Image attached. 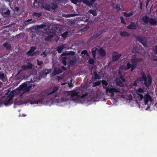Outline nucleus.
<instances>
[{
    "instance_id": "obj_1",
    "label": "nucleus",
    "mask_w": 157,
    "mask_h": 157,
    "mask_svg": "<svg viewBox=\"0 0 157 157\" xmlns=\"http://www.w3.org/2000/svg\"><path fill=\"white\" fill-rule=\"evenodd\" d=\"M101 83L103 85V88L106 90V93L107 94L108 93L110 94V96L113 97L114 96V93H120L121 92L120 88H115L114 87L111 88V86L109 87H106L107 86L108 82L105 80H102Z\"/></svg>"
},
{
    "instance_id": "obj_2",
    "label": "nucleus",
    "mask_w": 157,
    "mask_h": 157,
    "mask_svg": "<svg viewBox=\"0 0 157 157\" xmlns=\"http://www.w3.org/2000/svg\"><path fill=\"white\" fill-rule=\"evenodd\" d=\"M34 2L33 3L34 6L37 7H40V9L44 8L46 10H50V9H52V10H55L57 7L56 4L54 3L51 4L46 3L41 4L37 2V0H34Z\"/></svg>"
},
{
    "instance_id": "obj_3",
    "label": "nucleus",
    "mask_w": 157,
    "mask_h": 157,
    "mask_svg": "<svg viewBox=\"0 0 157 157\" xmlns=\"http://www.w3.org/2000/svg\"><path fill=\"white\" fill-rule=\"evenodd\" d=\"M10 88L8 90V92L5 96L2 97L0 99V107L2 105H7L10 103Z\"/></svg>"
},
{
    "instance_id": "obj_4",
    "label": "nucleus",
    "mask_w": 157,
    "mask_h": 157,
    "mask_svg": "<svg viewBox=\"0 0 157 157\" xmlns=\"http://www.w3.org/2000/svg\"><path fill=\"white\" fill-rule=\"evenodd\" d=\"M44 97L42 93H40L37 95L34 96V98L29 101V102L31 104H41L43 102Z\"/></svg>"
},
{
    "instance_id": "obj_5",
    "label": "nucleus",
    "mask_w": 157,
    "mask_h": 157,
    "mask_svg": "<svg viewBox=\"0 0 157 157\" xmlns=\"http://www.w3.org/2000/svg\"><path fill=\"white\" fill-rule=\"evenodd\" d=\"M88 95L86 92L85 94H82L81 96L79 95L77 93H74L72 92L71 94V97L72 100L76 102H81L83 101L84 98Z\"/></svg>"
},
{
    "instance_id": "obj_6",
    "label": "nucleus",
    "mask_w": 157,
    "mask_h": 157,
    "mask_svg": "<svg viewBox=\"0 0 157 157\" xmlns=\"http://www.w3.org/2000/svg\"><path fill=\"white\" fill-rule=\"evenodd\" d=\"M31 83L30 81L25 82L19 86V89H21L23 94L29 91L32 87V85L30 84Z\"/></svg>"
},
{
    "instance_id": "obj_7",
    "label": "nucleus",
    "mask_w": 157,
    "mask_h": 157,
    "mask_svg": "<svg viewBox=\"0 0 157 157\" xmlns=\"http://www.w3.org/2000/svg\"><path fill=\"white\" fill-rule=\"evenodd\" d=\"M148 82L147 76H141L137 79L138 82L144 81V84L147 87H149L152 82V78L150 75H147Z\"/></svg>"
},
{
    "instance_id": "obj_8",
    "label": "nucleus",
    "mask_w": 157,
    "mask_h": 157,
    "mask_svg": "<svg viewBox=\"0 0 157 157\" xmlns=\"http://www.w3.org/2000/svg\"><path fill=\"white\" fill-rule=\"evenodd\" d=\"M33 65L30 62L27 63V65H23L21 66V69L18 72V74L24 73L26 70H29L32 69Z\"/></svg>"
},
{
    "instance_id": "obj_9",
    "label": "nucleus",
    "mask_w": 157,
    "mask_h": 157,
    "mask_svg": "<svg viewBox=\"0 0 157 157\" xmlns=\"http://www.w3.org/2000/svg\"><path fill=\"white\" fill-rule=\"evenodd\" d=\"M59 89V86H54L52 87H51L50 90L47 92V95L48 96L52 94L53 97V98H54L57 96V94L56 93L58 90Z\"/></svg>"
},
{
    "instance_id": "obj_10",
    "label": "nucleus",
    "mask_w": 157,
    "mask_h": 157,
    "mask_svg": "<svg viewBox=\"0 0 157 157\" xmlns=\"http://www.w3.org/2000/svg\"><path fill=\"white\" fill-rule=\"evenodd\" d=\"M144 103L145 105L147 104L148 101L151 102L153 101L152 97L148 94H145L144 96Z\"/></svg>"
},
{
    "instance_id": "obj_11",
    "label": "nucleus",
    "mask_w": 157,
    "mask_h": 157,
    "mask_svg": "<svg viewBox=\"0 0 157 157\" xmlns=\"http://www.w3.org/2000/svg\"><path fill=\"white\" fill-rule=\"evenodd\" d=\"M77 13H76L75 12L71 14H62V16L64 17H73L76 16L80 15H81V13L82 11L80 12V10H77Z\"/></svg>"
},
{
    "instance_id": "obj_12",
    "label": "nucleus",
    "mask_w": 157,
    "mask_h": 157,
    "mask_svg": "<svg viewBox=\"0 0 157 157\" xmlns=\"http://www.w3.org/2000/svg\"><path fill=\"white\" fill-rule=\"evenodd\" d=\"M45 25L44 24H41L40 25H36L35 26H32L30 28V30L31 32H34L36 30L40 29H43L45 27Z\"/></svg>"
},
{
    "instance_id": "obj_13",
    "label": "nucleus",
    "mask_w": 157,
    "mask_h": 157,
    "mask_svg": "<svg viewBox=\"0 0 157 157\" xmlns=\"http://www.w3.org/2000/svg\"><path fill=\"white\" fill-rule=\"evenodd\" d=\"M96 0H90V1L88 0H81V1L86 5L88 6L90 8L93 7L94 3Z\"/></svg>"
},
{
    "instance_id": "obj_14",
    "label": "nucleus",
    "mask_w": 157,
    "mask_h": 157,
    "mask_svg": "<svg viewBox=\"0 0 157 157\" xmlns=\"http://www.w3.org/2000/svg\"><path fill=\"white\" fill-rule=\"evenodd\" d=\"M117 54V52H114L113 53V55L112 57L113 61L115 62L118 60L120 57L122 56L120 54Z\"/></svg>"
},
{
    "instance_id": "obj_15",
    "label": "nucleus",
    "mask_w": 157,
    "mask_h": 157,
    "mask_svg": "<svg viewBox=\"0 0 157 157\" xmlns=\"http://www.w3.org/2000/svg\"><path fill=\"white\" fill-rule=\"evenodd\" d=\"M36 47H31L29 50L27 52L26 54L29 56H33L35 53H33L36 50Z\"/></svg>"
},
{
    "instance_id": "obj_16",
    "label": "nucleus",
    "mask_w": 157,
    "mask_h": 157,
    "mask_svg": "<svg viewBox=\"0 0 157 157\" xmlns=\"http://www.w3.org/2000/svg\"><path fill=\"white\" fill-rule=\"evenodd\" d=\"M12 91L13 92V95L19 94L21 96L24 94L22 93L23 92L21 91V89H19V87L17 89H16Z\"/></svg>"
},
{
    "instance_id": "obj_17",
    "label": "nucleus",
    "mask_w": 157,
    "mask_h": 157,
    "mask_svg": "<svg viewBox=\"0 0 157 157\" xmlns=\"http://www.w3.org/2000/svg\"><path fill=\"white\" fill-rule=\"evenodd\" d=\"M45 37L44 40L46 41H51L53 37V34L52 33H49L47 34V33H46Z\"/></svg>"
},
{
    "instance_id": "obj_18",
    "label": "nucleus",
    "mask_w": 157,
    "mask_h": 157,
    "mask_svg": "<svg viewBox=\"0 0 157 157\" xmlns=\"http://www.w3.org/2000/svg\"><path fill=\"white\" fill-rule=\"evenodd\" d=\"M149 23L151 25L154 26L157 25V21L154 18H150L149 19Z\"/></svg>"
},
{
    "instance_id": "obj_19",
    "label": "nucleus",
    "mask_w": 157,
    "mask_h": 157,
    "mask_svg": "<svg viewBox=\"0 0 157 157\" xmlns=\"http://www.w3.org/2000/svg\"><path fill=\"white\" fill-rule=\"evenodd\" d=\"M120 35L121 37H128L130 36V33L126 31H122L120 33Z\"/></svg>"
},
{
    "instance_id": "obj_20",
    "label": "nucleus",
    "mask_w": 157,
    "mask_h": 157,
    "mask_svg": "<svg viewBox=\"0 0 157 157\" xmlns=\"http://www.w3.org/2000/svg\"><path fill=\"white\" fill-rule=\"evenodd\" d=\"M136 28V25L134 22L131 23L127 27V28L129 29H135Z\"/></svg>"
},
{
    "instance_id": "obj_21",
    "label": "nucleus",
    "mask_w": 157,
    "mask_h": 157,
    "mask_svg": "<svg viewBox=\"0 0 157 157\" xmlns=\"http://www.w3.org/2000/svg\"><path fill=\"white\" fill-rule=\"evenodd\" d=\"M35 22V21L34 20H33L32 19H29L25 20L24 22V24L25 25L27 26L30 24L34 23Z\"/></svg>"
},
{
    "instance_id": "obj_22",
    "label": "nucleus",
    "mask_w": 157,
    "mask_h": 157,
    "mask_svg": "<svg viewBox=\"0 0 157 157\" xmlns=\"http://www.w3.org/2000/svg\"><path fill=\"white\" fill-rule=\"evenodd\" d=\"M116 84L120 86V87H123L124 86V84L122 82L120 79L119 78H117L115 80Z\"/></svg>"
},
{
    "instance_id": "obj_23",
    "label": "nucleus",
    "mask_w": 157,
    "mask_h": 157,
    "mask_svg": "<svg viewBox=\"0 0 157 157\" xmlns=\"http://www.w3.org/2000/svg\"><path fill=\"white\" fill-rule=\"evenodd\" d=\"M103 33V31L101 30H100L99 32L95 33L92 36L93 38H96L98 37L101 35Z\"/></svg>"
},
{
    "instance_id": "obj_24",
    "label": "nucleus",
    "mask_w": 157,
    "mask_h": 157,
    "mask_svg": "<svg viewBox=\"0 0 157 157\" xmlns=\"http://www.w3.org/2000/svg\"><path fill=\"white\" fill-rule=\"evenodd\" d=\"M68 24L71 26H73L77 25V22L76 20H70L68 22Z\"/></svg>"
},
{
    "instance_id": "obj_25",
    "label": "nucleus",
    "mask_w": 157,
    "mask_h": 157,
    "mask_svg": "<svg viewBox=\"0 0 157 157\" xmlns=\"http://www.w3.org/2000/svg\"><path fill=\"white\" fill-rule=\"evenodd\" d=\"M64 46L62 44L59 46L57 47V51L58 53H60L62 52V50L64 48Z\"/></svg>"
},
{
    "instance_id": "obj_26",
    "label": "nucleus",
    "mask_w": 157,
    "mask_h": 157,
    "mask_svg": "<svg viewBox=\"0 0 157 157\" xmlns=\"http://www.w3.org/2000/svg\"><path fill=\"white\" fill-rule=\"evenodd\" d=\"M149 17L147 16H144L142 18V20L143 21L145 24H147L149 22Z\"/></svg>"
},
{
    "instance_id": "obj_27",
    "label": "nucleus",
    "mask_w": 157,
    "mask_h": 157,
    "mask_svg": "<svg viewBox=\"0 0 157 157\" xmlns=\"http://www.w3.org/2000/svg\"><path fill=\"white\" fill-rule=\"evenodd\" d=\"M90 28L89 25H87L85 27H83L82 29H80L78 31V32L79 33H83L87 30L89 29Z\"/></svg>"
},
{
    "instance_id": "obj_28",
    "label": "nucleus",
    "mask_w": 157,
    "mask_h": 157,
    "mask_svg": "<svg viewBox=\"0 0 157 157\" xmlns=\"http://www.w3.org/2000/svg\"><path fill=\"white\" fill-rule=\"evenodd\" d=\"M0 79L4 82H6L7 81V78L5 77L3 73L0 74Z\"/></svg>"
},
{
    "instance_id": "obj_29",
    "label": "nucleus",
    "mask_w": 157,
    "mask_h": 157,
    "mask_svg": "<svg viewBox=\"0 0 157 157\" xmlns=\"http://www.w3.org/2000/svg\"><path fill=\"white\" fill-rule=\"evenodd\" d=\"M99 53L100 55L103 56H105L106 54V52L104 49H103L102 48H100L99 49Z\"/></svg>"
},
{
    "instance_id": "obj_30",
    "label": "nucleus",
    "mask_w": 157,
    "mask_h": 157,
    "mask_svg": "<svg viewBox=\"0 0 157 157\" xmlns=\"http://www.w3.org/2000/svg\"><path fill=\"white\" fill-rule=\"evenodd\" d=\"M118 76L123 82H125V79L124 78V76L122 75V72L120 71H119L118 72Z\"/></svg>"
},
{
    "instance_id": "obj_31",
    "label": "nucleus",
    "mask_w": 157,
    "mask_h": 157,
    "mask_svg": "<svg viewBox=\"0 0 157 157\" xmlns=\"http://www.w3.org/2000/svg\"><path fill=\"white\" fill-rule=\"evenodd\" d=\"M42 12H40L38 13L34 12L33 13V15L34 17H39L42 16Z\"/></svg>"
},
{
    "instance_id": "obj_32",
    "label": "nucleus",
    "mask_w": 157,
    "mask_h": 157,
    "mask_svg": "<svg viewBox=\"0 0 157 157\" xmlns=\"http://www.w3.org/2000/svg\"><path fill=\"white\" fill-rule=\"evenodd\" d=\"M4 47L6 48L7 50H10V44L8 42H5L3 44Z\"/></svg>"
},
{
    "instance_id": "obj_33",
    "label": "nucleus",
    "mask_w": 157,
    "mask_h": 157,
    "mask_svg": "<svg viewBox=\"0 0 157 157\" xmlns=\"http://www.w3.org/2000/svg\"><path fill=\"white\" fill-rule=\"evenodd\" d=\"M67 57H63L62 58V62L64 65L66 66L67 65Z\"/></svg>"
},
{
    "instance_id": "obj_34",
    "label": "nucleus",
    "mask_w": 157,
    "mask_h": 157,
    "mask_svg": "<svg viewBox=\"0 0 157 157\" xmlns=\"http://www.w3.org/2000/svg\"><path fill=\"white\" fill-rule=\"evenodd\" d=\"M112 6L113 7L114 9H116L117 10H120L121 9L120 8L118 4H112Z\"/></svg>"
},
{
    "instance_id": "obj_35",
    "label": "nucleus",
    "mask_w": 157,
    "mask_h": 157,
    "mask_svg": "<svg viewBox=\"0 0 157 157\" xmlns=\"http://www.w3.org/2000/svg\"><path fill=\"white\" fill-rule=\"evenodd\" d=\"M69 31H66L64 32L63 34H61V36L64 38H65L67 37L69 33Z\"/></svg>"
},
{
    "instance_id": "obj_36",
    "label": "nucleus",
    "mask_w": 157,
    "mask_h": 157,
    "mask_svg": "<svg viewBox=\"0 0 157 157\" xmlns=\"http://www.w3.org/2000/svg\"><path fill=\"white\" fill-rule=\"evenodd\" d=\"M89 18L85 16V17H82V18L80 19V21H82L84 22H87L88 21Z\"/></svg>"
},
{
    "instance_id": "obj_37",
    "label": "nucleus",
    "mask_w": 157,
    "mask_h": 157,
    "mask_svg": "<svg viewBox=\"0 0 157 157\" xmlns=\"http://www.w3.org/2000/svg\"><path fill=\"white\" fill-rule=\"evenodd\" d=\"M76 61L75 60H71L70 61V66L71 67H73L75 65Z\"/></svg>"
},
{
    "instance_id": "obj_38",
    "label": "nucleus",
    "mask_w": 157,
    "mask_h": 157,
    "mask_svg": "<svg viewBox=\"0 0 157 157\" xmlns=\"http://www.w3.org/2000/svg\"><path fill=\"white\" fill-rule=\"evenodd\" d=\"M101 84V82L99 81H96L94 82H93V86L95 87L97 86H98L100 85Z\"/></svg>"
},
{
    "instance_id": "obj_39",
    "label": "nucleus",
    "mask_w": 157,
    "mask_h": 157,
    "mask_svg": "<svg viewBox=\"0 0 157 157\" xmlns=\"http://www.w3.org/2000/svg\"><path fill=\"white\" fill-rule=\"evenodd\" d=\"M42 73L44 74L45 75H46L50 72V71L48 69H45L42 71Z\"/></svg>"
},
{
    "instance_id": "obj_40",
    "label": "nucleus",
    "mask_w": 157,
    "mask_h": 157,
    "mask_svg": "<svg viewBox=\"0 0 157 157\" xmlns=\"http://www.w3.org/2000/svg\"><path fill=\"white\" fill-rule=\"evenodd\" d=\"M93 73L95 76V78L96 79H97L100 78L99 75L97 74V72L95 71H94Z\"/></svg>"
},
{
    "instance_id": "obj_41",
    "label": "nucleus",
    "mask_w": 157,
    "mask_h": 157,
    "mask_svg": "<svg viewBox=\"0 0 157 157\" xmlns=\"http://www.w3.org/2000/svg\"><path fill=\"white\" fill-rule=\"evenodd\" d=\"M132 64L130 63L129 62L127 63L126 65V69H125V70L126 71L132 67Z\"/></svg>"
},
{
    "instance_id": "obj_42",
    "label": "nucleus",
    "mask_w": 157,
    "mask_h": 157,
    "mask_svg": "<svg viewBox=\"0 0 157 157\" xmlns=\"http://www.w3.org/2000/svg\"><path fill=\"white\" fill-rule=\"evenodd\" d=\"M144 92V89L143 88L140 87L137 89L136 92L143 93Z\"/></svg>"
},
{
    "instance_id": "obj_43",
    "label": "nucleus",
    "mask_w": 157,
    "mask_h": 157,
    "mask_svg": "<svg viewBox=\"0 0 157 157\" xmlns=\"http://www.w3.org/2000/svg\"><path fill=\"white\" fill-rule=\"evenodd\" d=\"M81 54L82 55L84 54V55H86L87 56H89V55L88 52H87V51L86 50H84L82 51L81 52Z\"/></svg>"
},
{
    "instance_id": "obj_44",
    "label": "nucleus",
    "mask_w": 157,
    "mask_h": 157,
    "mask_svg": "<svg viewBox=\"0 0 157 157\" xmlns=\"http://www.w3.org/2000/svg\"><path fill=\"white\" fill-rule=\"evenodd\" d=\"M88 12L92 14L94 16H96L97 15L96 10H89Z\"/></svg>"
},
{
    "instance_id": "obj_45",
    "label": "nucleus",
    "mask_w": 157,
    "mask_h": 157,
    "mask_svg": "<svg viewBox=\"0 0 157 157\" xmlns=\"http://www.w3.org/2000/svg\"><path fill=\"white\" fill-rule=\"evenodd\" d=\"M138 96L140 98V101H141L143 98H144V96L143 95L140 93L138 92H136Z\"/></svg>"
},
{
    "instance_id": "obj_46",
    "label": "nucleus",
    "mask_w": 157,
    "mask_h": 157,
    "mask_svg": "<svg viewBox=\"0 0 157 157\" xmlns=\"http://www.w3.org/2000/svg\"><path fill=\"white\" fill-rule=\"evenodd\" d=\"M137 40L141 43L144 40L143 38L140 36H138Z\"/></svg>"
},
{
    "instance_id": "obj_47",
    "label": "nucleus",
    "mask_w": 157,
    "mask_h": 157,
    "mask_svg": "<svg viewBox=\"0 0 157 157\" xmlns=\"http://www.w3.org/2000/svg\"><path fill=\"white\" fill-rule=\"evenodd\" d=\"M124 15L125 17H129L133 15V13H127L124 12Z\"/></svg>"
},
{
    "instance_id": "obj_48",
    "label": "nucleus",
    "mask_w": 157,
    "mask_h": 157,
    "mask_svg": "<svg viewBox=\"0 0 157 157\" xmlns=\"http://www.w3.org/2000/svg\"><path fill=\"white\" fill-rule=\"evenodd\" d=\"M88 62L90 64H94V60L92 58H90L88 61Z\"/></svg>"
},
{
    "instance_id": "obj_49",
    "label": "nucleus",
    "mask_w": 157,
    "mask_h": 157,
    "mask_svg": "<svg viewBox=\"0 0 157 157\" xmlns=\"http://www.w3.org/2000/svg\"><path fill=\"white\" fill-rule=\"evenodd\" d=\"M120 19H121V23L122 24H123L124 25H126V23L124 21V19L123 17H120Z\"/></svg>"
},
{
    "instance_id": "obj_50",
    "label": "nucleus",
    "mask_w": 157,
    "mask_h": 157,
    "mask_svg": "<svg viewBox=\"0 0 157 157\" xmlns=\"http://www.w3.org/2000/svg\"><path fill=\"white\" fill-rule=\"evenodd\" d=\"M37 64L39 66H40L43 64V62L42 61H40L38 60H36Z\"/></svg>"
},
{
    "instance_id": "obj_51",
    "label": "nucleus",
    "mask_w": 157,
    "mask_h": 157,
    "mask_svg": "<svg viewBox=\"0 0 157 157\" xmlns=\"http://www.w3.org/2000/svg\"><path fill=\"white\" fill-rule=\"evenodd\" d=\"M92 54L94 58H95L96 57V50H92Z\"/></svg>"
},
{
    "instance_id": "obj_52",
    "label": "nucleus",
    "mask_w": 157,
    "mask_h": 157,
    "mask_svg": "<svg viewBox=\"0 0 157 157\" xmlns=\"http://www.w3.org/2000/svg\"><path fill=\"white\" fill-rule=\"evenodd\" d=\"M153 51L157 54V45H155L153 48Z\"/></svg>"
},
{
    "instance_id": "obj_53",
    "label": "nucleus",
    "mask_w": 157,
    "mask_h": 157,
    "mask_svg": "<svg viewBox=\"0 0 157 157\" xmlns=\"http://www.w3.org/2000/svg\"><path fill=\"white\" fill-rule=\"evenodd\" d=\"M13 94L12 91H10V101L12 100L13 98ZM12 103V102L11 103L10 102V105Z\"/></svg>"
},
{
    "instance_id": "obj_54",
    "label": "nucleus",
    "mask_w": 157,
    "mask_h": 157,
    "mask_svg": "<svg viewBox=\"0 0 157 157\" xmlns=\"http://www.w3.org/2000/svg\"><path fill=\"white\" fill-rule=\"evenodd\" d=\"M71 1L72 3L75 4H77L79 1V0H71Z\"/></svg>"
},
{
    "instance_id": "obj_55",
    "label": "nucleus",
    "mask_w": 157,
    "mask_h": 157,
    "mask_svg": "<svg viewBox=\"0 0 157 157\" xmlns=\"http://www.w3.org/2000/svg\"><path fill=\"white\" fill-rule=\"evenodd\" d=\"M63 72V71L61 69L58 68L57 70V74L61 73Z\"/></svg>"
},
{
    "instance_id": "obj_56",
    "label": "nucleus",
    "mask_w": 157,
    "mask_h": 157,
    "mask_svg": "<svg viewBox=\"0 0 157 157\" xmlns=\"http://www.w3.org/2000/svg\"><path fill=\"white\" fill-rule=\"evenodd\" d=\"M131 61L132 63H137V62L135 58H133L132 59H131Z\"/></svg>"
},
{
    "instance_id": "obj_57",
    "label": "nucleus",
    "mask_w": 157,
    "mask_h": 157,
    "mask_svg": "<svg viewBox=\"0 0 157 157\" xmlns=\"http://www.w3.org/2000/svg\"><path fill=\"white\" fill-rule=\"evenodd\" d=\"M72 82V80H71V81L70 82H68V85H69V86L70 87H72L73 86V84L71 83Z\"/></svg>"
},
{
    "instance_id": "obj_58",
    "label": "nucleus",
    "mask_w": 157,
    "mask_h": 157,
    "mask_svg": "<svg viewBox=\"0 0 157 157\" xmlns=\"http://www.w3.org/2000/svg\"><path fill=\"white\" fill-rule=\"evenodd\" d=\"M7 12H4V14L5 15H9L10 14V10H7Z\"/></svg>"
},
{
    "instance_id": "obj_59",
    "label": "nucleus",
    "mask_w": 157,
    "mask_h": 157,
    "mask_svg": "<svg viewBox=\"0 0 157 157\" xmlns=\"http://www.w3.org/2000/svg\"><path fill=\"white\" fill-rule=\"evenodd\" d=\"M121 69H124L125 70L126 69V66L125 65H122L120 67Z\"/></svg>"
},
{
    "instance_id": "obj_60",
    "label": "nucleus",
    "mask_w": 157,
    "mask_h": 157,
    "mask_svg": "<svg viewBox=\"0 0 157 157\" xmlns=\"http://www.w3.org/2000/svg\"><path fill=\"white\" fill-rule=\"evenodd\" d=\"M137 81L136 80V81H135L134 82H133V85L135 86H137Z\"/></svg>"
},
{
    "instance_id": "obj_61",
    "label": "nucleus",
    "mask_w": 157,
    "mask_h": 157,
    "mask_svg": "<svg viewBox=\"0 0 157 157\" xmlns=\"http://www.w3.org/2000/svg\"><path fill=\"white\" fill-rule=\"evenodd\" d=\"M136 61L137 63L139 62H140V61H141V58H136Z\"/></svg>"
},
{
    "instance_id": "obj_62",
    "label": "nucleus",
    "mask_w": 157,
    "mask_h": 157,
    "mask_svg": "<svg viewBox=\"0 0 157 157\" xmlns=\"http://www.w3.org/2000/svg\"><path fill=\"white\" fill-rule=\"evenodd\" d=\"M68 54L69 55H71L73 56L75 54V52L73 51H71Z\"/></svg>"
},
{
    "instance_id": "obj_63",
    "label": "nucleus",
    "mask_w": 157,
    "mask_h": 157,
    "mask_svg": "<svg viewBox=\"0 0 157 157\" xmlns=\"http://www.w3.org/2000/svg\"><path fill=\"white\" fill-rule=\"evenodd\" d=\"M141 43L144 45V46H146V43L145 41L144 40Z\"/></svg>"
},
{
    "instance_id": "obj_64",
    "label": "nucleus",
    "mask_w": 157,
    "mask_h": 157,
    "mask_svg": "<svg viewBox=\"0 0 157 157\" xmlns=\"http://www.w3.org/2000/svg\"><path fill=\"white\" fill-rule=\"evenodd\" d=\"M41 55L44 57H46L47 56V55L44 52H43Z\"/></svg>"
}]
</instances>
